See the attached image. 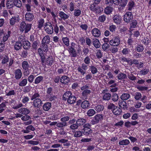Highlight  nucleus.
I'll return each mask as SVG.
<instances>
[{
	"label": "nucleus",
	"mask_w": 151,
	"mask_h": 151,
	"mask_svg": "<svg viewBox=\"0 0 151 151\" xmlns=\"http://www.w3.org/2000/svg\"><path fill=\"white\" fill-rule=\"evenodd\" d=\"M67 126V123L66 122H62L58 123L56 124V126L58 127L62 128Z\"/></svg>",
	"instance_id": "nucleus-47"
},
{
	"label": "nucleus",
	"mask_w": 151,
	"mask_h": 151,
	"mask_svg": "<svg viewBox=\"0 0 151 151\" xmlns=\"http://www.w3.org/2000/svg\"><path fill=\"white\" fill-rule=\"evenodd\" d=\"M96 113L95 110L93 109H91L88 110L87 114L88 116H91L93 115Z\"/></svg>",
	"instance_id": "nucleus-44"
},
{
	"label": "nucleus",
	"mask_w": 151,
	"mask_h": 151,
	"mask_svg": "<svg viewBox=\"0 0 151 151\" xmlns=\"http://www.w3.org/2000/svg\"><path fill=\"white\" fill-rule=\"evenodd\" d=\"M28 55V52L27 50H23L21 54V57L23 58H26Z\"/></svg>",
	"instance_id": "nucleus-63"
},
{
	"label": "nucleus",
	"mask_w": 151,
	"mask_h": 151,
	"mask_svg": "<svg viewBox=\"0 0 151 151\" xmlns=\"http://www.w3.org/2000/svg\"><path fill=\"white\" fill-rule=\"evenodd\" d=\"M111 97L112 100L114 102L117 101L119 99V96L117 93H113Z\"/></svg>",
	"instance_id": "nucleus-42"
},
{
	"label": "nucleus",
	"mask_w": 151,
	"mask_h": 151,
	"mask_svg": "<svg viewBox=\"0 0 151 151\" xmlns=\"http://www.w3.org/2000/svg\"><path fill=\"white\" fill-rule=\"evenodd\" d=\"M86 122V120L83 118H79L77 119L76 121V124H77L78 127L84 125Z\"/></svg>",
	"instance_id": "nucleus-21"
},
{
	"label": "nucleus",
	"mask_w": 151,
	"mask_h": 151,
	"mask_svg": "<svg viewBox=\"0 0 151 151\" xmlns=\"http://www.w3.org/2000/svg\"><path fill=\"white\" fill-rule=\"evenodd\" d=\"M130 143L129 140L128 139H124L121 140L119 142V144L122 145H128Z\"/></svg>",
	"instance_id": "nucleus-33"
},
{
	"label": "nucleus",
	"mask_w": 151,
	"mask_h": 151,
	"mask_svg": "<svg viewBox=\"0 0 151 151\" xmlns=\"http://www.w3.org/2000/svg\"><path fill=\"white\" fill-rule=\"evenodd\" d=\"M106 18V16L104 15H102L99 17L98 20L99 22H103L105 20Z\"/></svg>",
	"instance_id": "nucleus-58"
},
{
	"label": "nucleus",
	"mask_w": 151,
	"mask_h": 151,
	"mask_svg": "<svg viewBox=\"0 0 151 151\" xmlns=\"http://www.w3.org/2000/svg\"><path fill=\"white\" fill-rule=\"evenodd\" d=\"M27 82V79L26 78L24 79L19 82V85L20 86H24L26 85Z\"/></svg>",
	"instance_id": "nucleus-36"
},
{
	"label": "nucleus",
	"mask_w": 151,
	"mask_h": 151,
	"mask_svg": "<svg viewBox=\"0 0 151 151\" xmlns=\"http://www.w3.org/2000/svg\"><path fill=\"white\" fill-rule=\"evenodd\" d=\"M18 112L21 114L27 115L30 113V111L27 108H22L19 109Z\"/></svg>",
	"instance_id": "nucleus-17"
},
{
	"label": "nucleus",
	"mask_w": 151,
	"mask_h": 151,
	"mask_svg": "<svg viewBox=\"0 0 151 151\" xmlns=\"http://www.w3.org/2000/svg\"><path fill=\"white\" fill-rule=\"evenodd\" d=\"M44 21L43 19H41L38 21V28L40 29H41L43 26Z\"/></svg>",
	"instance_id": "nucleus-43"
},
{
	"label": "nucleus",
	"mask_w": 151,
	"mask_h": 151,
	"mask_svg": "<svg viewBox=\"0 0 151 151\" xmlns=\"http://www.w3.org/2000/svg\"><path fill=\"white\" fill-rule=\"evenodd\" d=\"M90 70L93 74L96 73L98 72V70L97 68L93 66H90Z\"/></svg>",
	"instance_id": "nucleus-51"
},
{
	"label": "nucleus",
	"mask_w": 151,
	"mask_h": 151,
	"mask_svg": "<svg viewBox=\"0 0 151 151\" xmlns=\"http://www.w3.org/2000/svg\"><path fill=\"white\" fill-rule=\"evenodd\" d=\"M91 92V91L90 90L86 89L84 90L82 92V95L85 99H87L88 96L90 94Z\"/></svg>",
	"instance_id": "nucleus-22"
},
{
	"label": "nucleus",
	"mask_w": 151,
	"mask_h": 151,
	"mask_svg": "<svg viewBox=\"0 0 151 151\" xmlns=\"http://www.w3.org/2000/svg\"><path fill=\"white\" fill-rule=\"evenodd\" d=\"M130 24V28H135L136 27L137 24V22L136 20H132Z\"/></svg>",
	"instance_id": "nucleus-37"
},
{
	"label": "nucleus",
	"mask_w": 151,
	"mask_h": 151,
	"mask_svg": "<svg viewBox=\"0 0 151 151\" xmlns=\"http://www.w3.org/2000/svg\"><path fill=\"white\" fill-rule=\"evenodd\" d=\"M22 44L21 41H17L14 45V50L17 51L22 49Z\"/></svg>",
	"instance_id": "nucleus-12"
},
{
	"label": "nucleus",
	"mask_w": 151,
	"mask_h": 151,
	"mask_svg": "<svg viewBox=\"0 0 151 151\" xmlns=\"http://www.w3.org/2000/svg\"><path fill=\"white\" fill-rule=\"evenodd\" d=\"M116 107V106L113 103H110L108 104L107 108L109 109H111L112 111V110L114 109Z\"/></svg>",
	"instance_id": "nucleus-61"
},
{
	"label": "nucleus",
	"mask_w": 151,
	"mask_h": 151,
	"mask_svg": "<svg viewBox=\"0 0 151 151\" xmlns=\"http://www.w3.org/2000/svg\"><path fill=\"white\" fill-rule=\"evenodd\" d=\"M111 97V95L109 93H105L103 96V99L104 100H109Z\"/></svg>",
	"instance_id": "nucleus-50"
},
{
	"label": "nucleus",
	"mask_w": 151,
	"mask_h": 151,
	"mask_svg": "<svg viewBox=\"0 0 151 151\" xmlns=\"http://www.w3.org/2000/svg\"><path fill=\"white\" fill-rule=\"evenodd\" d=\"M54 59L52 56H50L46 59L45 62L47 65L51 66L54 62Z\"/></svg>",
	"instance_id": "nucleus-14"
},
{
	"label": "nucleus",
	"mask_w": 151,
	"mask_h": 151,
	"mask_svg": "<svg viewBox=\"0 0 151 151\" xmlns=\"http://www.w3.org/2000/svg\"><path fill=\"white\" fill-rule=\"evenodd\" d=\"M45 26V30L48 34H51L53 33V29L50 23H46Z\"/></svg>",
	"instance_id": "nucleus-7"
},
{
	"label": "nucleus",
	"mask_w": 151,
	"mask_h": 151,
	"mask_svg": "<svg viewBox=\"0 0 151 151\" xmlns=\"http://www.w3.org/2000/svg\"><path fill=\"white\" fill-rule=\"evenodd\" d=\"M81 14V11L80 10L76 9L74 10V15L76 17L79 16Z\"/></svg>",
	"instance_id": "nucleus-53"
},
{
	"label": "nucleus",
	"mask_w": 151,
	"mask_h": 151,
	"mask_svg": "<svg viewBox=\"0 0 151 151\" xmlns=\"http://www.w3.org/2000/svg\"><path fill=\"white\" fill-rule=\"evenodd\" d=\"M149 72V70L148 69H144L139 71V74L141 75H145L147 74Z\"/></svg>",
	"instance_id": "nucleus-54"
},
{
	"label": "nucleus",
	"mask_w": 151,
	"mask_h": 151,
	"mask_svg": "<svg viewBox=\"0 0 151 151\" xmlns=\"http://www.w3.org/2000/svg\"><path fill=\"white\" fill-rule=\"evenodd\" d=\"M40 96V95L39 93H35L31 96V100L33 101L34 100L36 99H39V97Z\"/></svg>",
	"instance_id": "nucleus-45"
},
{
	"label": "nucleus",
	"mask_w": 151,
	"mask_h": 151,
	"mask_svg": "<svg viewBox=\"0 0 151 151\" xmlns=\"http://www.w3.org/2000/svg\"><path fill=\"white\" fill-rule=\"evenodd\" d=\"M104 109V106L102 105H98L95 107V109L97 112L102 111Z\"/></svg>",
	"instance_id": "nucleus-46"
},
{
	"label": "nucleus",
	"mask_w": 151,
	"mask_h": 151,
	"mask_svg": "<svg viewBox=\"0 0 151 151\" xmlns=\"http://www.w3.org/2000/svg\"><path fill=\"white\" fill-rule=\"evenodd\" d=\"M22 66L24 70H27L28 69L29 65L27 61H24L22 63Z\"/></svg>",
	"instance_id": "nucleus-38"
},
{
	"label": "nucleus",
	"mask_w": 151,
	"mask_h": 151,
	"mask_svg": "<svg viewBox=\"0 0 151 151\" xmlns=\"http://www.w3.org/2000/svg\"><path fill=\"white\" fill-rule=\"evenodd\" d=\"M134 96L135 99L137 100H138L141 99L142 94L139 92H137L134 94Z\"/></svg>",
	"instance_id": "nucleus-48"
},
{
	"label": "nucleus",
	"mask_w": 151,
	"mask_h": 151,
	"mask_svg": "<svg viewBox=\"0 0 151 151\" xmlns=\"http://www.w3.org/2000/svg\"><path fill=\"white\" fill-rule=\"evenodd\" d=\"M13 3L14 6H15L18 8H20L22 6V3L20 0H14Z\"/></svg>",
	"instance_id": "nucleus-29"
},
{
	"label": "nucleus",
	"mask_w": 151,
	"mask_h": 151,
	"mask_svg": "<svg viewBox=\"0 0 151 151\" xmlns=\"http://www.w3.org/2000/svg\"><path fill=\"white\" fill-rule=\"evenodd\" d=\"M130 96L129 93H123L120 97L121 99L123 101H125L128 99L130 97Z\"/></svg>",
	"instance_id": "nucleus-28"
},
{
	"label": "nucleus",
	"mask_w": 151,
	"mask_h": 151,
	"mask_svg": "<svg viewBox=\"0 0 151 151\" xmlns=\"http://www.w3.org/2000/svg\"><path fill=\"white\" fill-rule=\"evenodd\" d=\"M103 119V116L101 114H97L96 115L91 121L93 124H97L99 121H101Z\"/></svg>",
	"instance_id": "nucleus-5"
},
{
	"label": "nucleus",
	"mask_w": 151,
	"mask_h": 151,
	"mask_svg": "<svg viewBox=\"0 0 151 151\" xmlns=\"http://www.w3.org/2000/svg\"><path fill=\"white\" fill-rule=\"evenodd\" d=\"M31 26V24H26L24 21H23L20 24V31L23 32L24 31L25 33H27L30 30Z\"/></svg>",
	"instance_id": "nucleus-1"
},
{
	"label": "nucleus",
	"mask_w": 151,
	"mask_h": 151,
	"mask_svg": "<svg viewBox=\"0 0 151 151\" xmlns=\"http://www.w3.org/2000/svg\"><path fill=\"white\" fill-rule=\"evenodd\" d=\"M70 81L69 78L66 76H63L60 78V82L62 83L67 84Z\"/></svg>",
	"instance_id": "nucleus-10"
},
{
	"label": "nucleus",
	"mask_w": 151,
	"mask_h": 151,
	"mask_svg": "<svg viewBox=\"0 0 151 151\" xmlns=\"http://www.w3.org/2000/svg\"><path fill=\"white\" fill-rule=\"evenodd\" d=\"M112 112L113 114L116 115H119L122 112L121 109L119 107L117 106L112 110Z\"/></svg>",
	"instance_id": "nucleus-24"
},
{
	"label": "nucleus",
	"mask_w": 151,
	"mask_h": 151,
	"mask_svg": "<svg viewBox=\"0 0 151 151\" xmlns=\"http://www.w3.org/2000/svg\"><path fill=\"white\" fill-rule=\"evenodd\" d=\"M128 78L132 81H135L136 80V78L132 73H129L128 75Z\"/></svg>",
	"instance_id": "nucleus-59"
},
{
	"label": "nucleus",
	"mask_w": 151,
	"mask_h": 151,
	"mask_svg": "<svg viewBox=\"0 0 151 151\" xmlns=\"http://www.w3.org/2000/svg\"><path fill=\"white\" fill-rule=\"evenodd\" d=\"M35 19L34 15L32 13L27 12L25 15V20L26 21L30 22Z\"/></svg>",
	"instance_id": "nucleus-6"
},
{
	"label": "nucleus",
	"mask_w": 151,
	"mask_h": 151,
	"mask_svg": "<svg viewBox=\"0 0 151 151\" xmlns=\"http://www.w3.org/2000/svg\"><path fill=\"white\" fill-rule=\"evenodd\" d=\"M133 18V15L131 12H127L124 16V21L127 22L129 23Z\"/></svg>",
	"instance_id": "nucleus-4"
},
{
	"label": "nucleus",
	"mask_w": 151,
	"mask_h": 151,
	"mask_svg": "<svg viewBox=\"0 0 151 151\" xmlns=\"http://www.w3.org/2000/svg\"><path fill=\"white\" fill-rule=\"evenodd\" d=\"M90 104L89 101L87 100H84L81 104L82 108L84 109H88L90 107Z\"/></svg>",
	"instance_id": "nucleus-11"
},
{
	"label": "nucleus",
	"mask_w": 151,
	"mask_h": 151,
	"mask_svg": "<svg viewBox=\"0 0 151 151\" xmlns=\"http://www.w3.org/2000/svg\"><path fill=\"white\" fill-rule=\"evenodd\" d=\"M62 40L63 43L67 46H68L69 44V39L67 37H63L62 38Z\"/></svg>",
	"instance_id": "nucleus-49"
},
{
	"label": "nucleus",
	"mask_w": 151,
	"mask_h": 151,
	"mask_svg": "<svg viewBox=\"0 0 151 151\" xmlns=\"http://www.w3.org/2000/svg\"><path fill=\"white\" fill-rule=\"evenodd\" d=\"M72 95V93L70 91H66L64 94L63 97V99L65 101H67L68 99Z\"/></svg>",
	"instance_id": "nucleus-16"
},
{
	"label": "nucleus",
	"mask_w": 151,
	"mask_h": 151,
	"mask_svg": "<svg viewBox=\"0 0 151 151\" xmlns=\"http://www.w3.org/2000/svg\"><path fill=\"white\" fill-rule=\"evenodd\" d=\"M76 46V45L73 42H72L70 46L68 48V50L71 57H75L77 56V53L75 49Z\"/></svg>",
	"instance_id": "nucleus-2"
},
{
	"label": "nucleus",
	"mask_w": 151,
	"mask_h": 151,
	"mask_svg": "<svg viewBox=\"0 0 151 151\" xmlns=\"http://www.w3.org/2000/svg\"><path fill=\"white\" fill-rule=\"evenodd\" d=\"M47 44L43 43H42V45L43 51L47 52L48 50V46Z\"/></svg>",
	"instance_id": "nucleus-55"
},
{
	"label": "nucleus",
	"mask_w": 151,
	"mask_h": 151,
	"mask_svg": "<svg viewBox=\"0 0 151 151\" xmlns=\"http://www.w3.org/2000/svg\"><path fill=\"white\" fill-rule=\"evenodd\" d=\"M74 136L75 137H81L82 134V132L80 130L75 131L74 132Z\"/></svg>",
	"instance_id": "nucleus-40"
},
{
	"label": "nucleus",
	"mask_w": 151,
	"mask_h": 151,
	"mask_svg": "<svg viewBox=\"0 0 151 151\" xmlns=\"http://www.w3.org/2000/svg\"><path fill=\"white\" fill-rule=\"evenodd\" d=\"M109 45L108 44L106 43H105L103 45L102 48L105 51L108 48H109Z\"/></svg>",
	"instance_id": "nucleus-64"
},
{
	"label": "nucleus",
	"mask_w": 151,
	"mask_h": 151,
	"mask_svg": "<svg viewBox=\"0 0 151 151\" xmlns=\"http://www.w3.org/2000/svg\"><path fill=\"white\" fill-rule=\"evenodd\" d=\"M82 132L83 134L86 135H89L92 132L91 128L83 129Z\"/></svg>",
	"instance_id": "nucleus-31"
},
{
	"label": "nucleus",
	"mask_w": 151,
	"mask_h": 151,
	"mask_svg": "<svg viewBox=\"0 0 151 151\" xmlns=\"http://www.w3.org/2000/svg\"><path fill=\"white\" fill-rule=\"evenodd\" d=\"M43 78L41 76H40L37 77L35 80V83L36 84H37L41 82L42 81Z\"/></svg>",
	"instance_id": "nucleus-39"
},
{
	"label": "nucleus",
	"mask_w": 151,
	"mask_h": 151,
	"mask_svg": "<svg viewBox=\"0 0 151 151\" xmlns=\"http://www.w3.org/2000/svg\"><path fill=\"white\" fill-rule=\"evenodd\" d=\"M117 77L119 79L122 80L126 78L127 76L125 74L121 73L118 74Z\"/></svg>",
	"instance_id": "nucleus-35"
},
{
	"label": "nucleus",
	"mask_w": 151,
	"mask_h": 151,
	"mask_svg": "<svg viewBox=\"0 0 151 151\" xmlns=\"http://www.w3.org/2000/svg\"><path fill=\"white\" fill-rule=\"evenodd\" d=\"M93 44L96 48H99L100 47V43L99 40L96 38H94L92 41Z\"/></svg>",
	"instance_id": "nucleus-20"
},
{
	"label": "nucleus",
	"mask_w": 151,
	"mask_h": 151,
	"mask_svg": "<svg viewBox=\"0 0 151 151\" xmlns=\"http://www.w3.org/2000/svg\"><path fill=\"white\" fill-rule=\"evenodd\" d=\"M51 106V103L49 102H46L43 105V109L45 111H48L50 109Z\"/></svg>",
	"instance_id": "nucleus-23"
},
{
	"label": "nucleus",
	"mask_w": 151,
	"mask_h": 151,
	"mask_svg": "<svg viewBox=\"0 0 151 151\" xmlns=\"http://www.w3.org/2000/svg\"><path fill=\"white\" fill-rule=\"evenodd\" d=\"M113 8L111 6H107L104 9V13L107 14H109L111 13L113 11Z\"/></svg>",
	"instance_id": "nucleus-30"
},
{
	"label": "nucleus",
	"mask_w": 151,
	"mask_h": 151,
	"mask_svg": "<svg viewBox=\"0 0 151 151\" xmlns=\"http://www.w3.org/2000/svg\"><path fill=\"white\" fill-rule=\"evenodd\" d=\"M15 78L17 80L20 79L22 75V73L21 70L20 69H18L15 70L14 73Z\"/></svg>",
	"instance_id": "nucleus-13"
},
{
	"label": "nucleus",
	"mask_w": 151,
	"mask_h": 151,
	"mask_svg": "<svg viewBox=\"0 0 151 151\" xmlns=\"http://www.w3.org/2000/svg\"><path fill=\"white\" fill-rule=\"evenodd\" d=\"M39 41L37 40L33 43L32 45V47L33 49L36 50L37 49V46L38 44Z\"/></svg>",
	"instance_id": "nucleus-60"
},
{
	"label": "nucleus",
	"mask_w": 151,
	"mask_h": 151,
	"mask_svg": "<svg viewBox=\"0 0 151 151\" xmlns=\"http://www.w3.org/2000/svg\"><path fill=\"white\" fill-rule=\"evenodd\" d=\"M137 88L140 91H146L148 89V88L147 87L142 86H137Z\"/></svg>",
	"instance_id": "nucleus-52"
},
{
	"label": "nucleus",
	"mask_w": 151,
	"mask_h": 151,
	"mask_svg": "<svg viewBox=\"0 0 151 151\" xmlns=\"http://www.w3.org/2000/svg\"><path fill=\"white\" fill-rule=\"evenodd\" d=\"M31 45V43L28 41H27L23 42L22 44V46L24 49L28 50Z\"/></svg>",
	"instance_id": "nucleus-25"
},
{
	"label": "nucleus",
	"mask_w": 151,
	"mask_h": 151,
	"mask_svg": "<svg viewBox=\"0 0 151 151\" xmlns=\"http://www.w3.org/2000/svg\"><path fill=\"white\" fill-rule=\"evenodd\" d=\"M134 3L133 0H129L127 5V9L131 11L134 6Z\"/></svg>",
	"instance_id": "nucleus-18"
},
{
	"label": "nucleus",
	"mask_w": 151,
	"mask_h": 151,
	"mask_svg": "<svg viewBox=\"0 0 151 151\" xmlns=\"http://www.w3.org/2000/svg\"><path fill=\"white\" fill-rule=\"evenodd\" d=\"M46 97L49 101H51L55 100L57 98L56 96L53 95V94L46 95Z\"/></svg>",
	"instance_id": "nucleus-41"
},
{
	"label": "nucleus",
	"mask_w": 151,
	"mask_h": 151,
	"mask_svg": "<svg viewBox=\"0 0 151 151\" xmlns=\"http://www.w3.org/2000/svg\"><path fill=\"white\" fill-rule=\"evenodd\" d=\"M92 34L95 37H99L100 36L101 32L100 30L98 29L94 28L91 31Z\"/></svg>",
	"instance_id": "nucleus-9"
},
{
	"label": "nucleus",
	"mask_w": 151,
	"mask_h": 151,
	"mask_svg": "<svg viewBox=\"0 0 151 151\" xmlns=\"http://www.w3.org/2000/svg\"><path fill=\"white\" fill-rule=\"evenodd\" d=\"M113 20L114 22L116 23H119L120 21L119 17L117 15H115L113 17Z\"/></svg>",
	"instance_id": "nucleus-62"
},
{
	"label": "nucleus",
	"mask_w": 151,
	"mask_h": 151,
	"mask_svg": "<svg viewBox=\"0 0 151 151\" xmlns=\"http://www.w3.org/2000/svg\"><path fill=\"white\" fill-rule=\"evenodd\" d=\"M17 17H12L10 19V23L11 25H13L16 21L17 19Z\"/></svg>",
	"instance_id": "nucleus-57"
},
{
	"label": "nucleus",
	"mask_w": 151,
	"mask_h": 151,
	"mask_svg": "<svg viewBox=\"0 0 151 151\" xmlns=\"http://www.w3.org/2000/svg\"><path fill=\"white\" fill-rule=\"evenodd\" d=\"M59 16L61 20L65 21L68 18L69 16L62 11H60L59 13Z\"/></svg>",
	"instance_id": "nucleus-19"
},
{
	"label": "nucleus",
	"mask_w": 151,
	"mask_h": 151,
	"mask_svg": "<svg viewBox=\"0 0 151 151\" xmlns=\"http://www.w3.org/2000/svg\"><path fill=\"white\" fill-rule=\"evenodd\" d=\"M135 49L139 52H142L144 49L143 46L141 44H138L136 46Z\"/></svg>",
	"instance_id": "nucleus-34"
},
{
	"label": "nucleus",
	"mask_w": 151,
	"mask_h": 151,
	"mask_svg": "<svg viewBox=\"0 0 151 151\" xmlns=\"http://www.w3.org/2000/svg\"><path fill=\"white\" fill-rule=\"evenodd\" d=\"M120 43V39L118 36L115 37L109 41L111 45L118 46Z\"/></svg>",
	"instance_id": "nucleus-3"
},
{
	"label": "nucleus",
	"mask_w": 151,
	"mask_h": 151,
	"mask_svg": "<svg viewBox=\"0 0 151 151\" xmlns=\"http://www.w3.org/2000/svg\"><path fill=\"white\" fill-rule=\"evenodd\" d=\"M118 104L119 106L124 110H125L128 108V106L126 102L124 101H119Z\"/></svg>",
	"instance_id": "nucleus-15"
},
{
	"label": "nucleus",
	"mask_w": 151,
	"mask_h": 151,
	"mask_svg": "<svg viewBox=\"0 0 151 151\" xmlns=\"http://www.w3.org/2000/svg\"><path fill=\"white\" fill-rule=\"evenodd\" d=\"M14 0H7L6 3V6L8 9H11L14 6Z\"/></svg>",
	"instance_id": "nucleus-26"
},
{
	"label": "nucleus",
	"mask_w": 151,
	"mask_h": 151,
	"mask_svg": "<svg viewBox=\"0 0 151 151\" xmlns=\"http://www.w3.org/2000/svg\"><path fill=\"white\" fill-rule=\"evenodd\" d=\"M33 103L34 107H40L43 104L42 101L40 99L34 100Z\"/></svg>",
	"instance_id": "nucleus-8"
},
{
	"label": "nucleus",
	"mask_w": 151,
	"mask_h": 151,
	"mask_svg": "<svg viewBox=\"0 0 151 151\" xmlns=\"http://www.w3.org/2000/svg\"><path fill=\"white\" fill-rule=\"evenodd\" d=\"M9 60L8 56L7 55H5L1 63L3 64H6Z\"/></svg>",
	"instance_id": "nucleus-56"
},
{
	"label": "nucleus",
	"mask_w": 151,
	"mask_h": 151,
	"mask_svg": "<svg viewBox=\"0 0 151 151\" xmlns=\"http://www.w3.org/2000/svg\"><path fill=\"white\" fill-rule=\"evenodd\" d=\"M50 42V38L48 35L45 36L43 38L42 43H43L49 44Z\"/></svg>",
	"instance_id": "nucleus-32"
},
{
	"label": "nucleus",
	"mask_w": 151,
	"mask_h": 151,
	"mask_svg": "<svg viewBox=\"0 0 151 151\" xmlns=\"http://www.w3.org/2000/svg\"><path fill=\"white\" fill-rule=\"evenodd\" d=\"M76 97L72 95L68 99L67 101L69 104H73L76 102Z\"/></svg>",
	"instance_id": "nucleus-27"
}]
</instances>
